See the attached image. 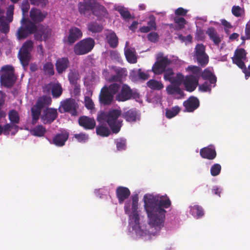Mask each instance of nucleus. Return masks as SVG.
<instances>
[{
    "instance_id": "c9c22d12",
    "label": "nucleus",
    "mask_w": 250,
    "mask_h": 250,
    "mask_svg": "<svg viewBox=\"0 0 250 250\" xmlns=\"http://www.w3.org/2000/svg\"><path fill=\"white\" fill-rule=\"evenodd\" d=\"M173 20L175 23H176L174 29L177 31L184 28L185 25L187 24V21L183 17H175Z\"/></svg>"
},
{
    "instance_id": "4468645a",
    "label": "nucleus",
    "mask_w": 250,
    "mask_h": 250,
    "mask_svg": "<svg viewBox=\"0 0 250 250\" xmlns=\"http://www.w3.org/2000/svg\"><path fill=\"white\" fill-rule=\"evenodd\" d=\"M91 14L97 17L98 19H101L107 17L108 12L104 5L98 2L97 0H95Z\"/></svg>"
},
{
    "instance_id": "49530a36",
    "label": "nucleus",
    "mask_w": 250,
    "mask_h": 250,
    "mask_svg": "<svg viewBox=\"0 0 250 250\" xmlns=\"http://www.w3.org/2000/svg\"><path fill=\"white\" fill-rule=\"evenodd\" d=\"M185 78L182 73H177L176 76L173 77L170 83L180 86L182 83H184Z\"/></svg>"
},
{
    "instance_id": "4d7b16f0",
    "label": "nucleus",
    "mask_w": 250,
    "mask_h": 250,
    "mask_svg": "<svg viewBox=\"0 0 250 250\" xmlns=\"http://www.w3.org/2000/svg\"><path fill=\"white\" fill-rule=\"evenodd\" d=\"M149 21L147 22V26L150 30H156L157 26L156 23V18L154 16H151L149 18Z\"/></svg>"
},
{
    "instance_id": "4c0bfd02",
    "label": "nucleus",
    "mask_w": 250,
    "mask_h": 250,
    "mask_svg": "<svg viewBox=\"0 0 250 250\" xmlns=\"http://www.w3.org/2000/svg\"><path fill=\"white\" fill-rule=\"evenodd\" d=\"M51 93L53 98H59L62 93V88L61 84H53L51 87Z\"/></svg>"
},
{
    "instance_id": "de8ad7c7",
    "label": "nucleus",
    "mask_w": 250,
    "mask_h": 250,
    "mask_svg": "<svg viewBox=\"0 0 250 250\" xmlns=\"http://www.w3.org/2000/svg\"><path fill=\"white\" fill-rule=\"evenodd\" d=\"M247 52L244 48H237L234 52V58L245 60L247 59Z\"/></svg>"
},
{
    "instance_id": "a19ab883",
    "label": "nucleus",
    "mask_w": 250,
    "mask_h": 250,
    "mask_svg": "<svg viewBox=\"0 0 250 250\" xmlns=\"http://www.w3.org/2000/svg\"><path fill=\"white\" fill-rule=\"evenodd\" d=\"M180 108L178 106H175L170 109H166V116L168 119H171L176 116L180 111Z\"/></svg>"
},
{
    "instance_id": "423d86ee",
    "label": "nucleus",
    "mask_w": 250,
    "mask_h": 250,
    "mask_svg": "<svg viewBox=\"0 0 250 250\" xmlns=\"http://www.w3.org/2000/svg\"><path fill=\"white\" fill-rule=\"evenodd\" d=\"M95 44L94 40L90 37L78 42L74 46V53L78 56L88 54L93 49Z\"/></svg>"
},
{
    "instance_id": "774afa93",
    "label": "nucleus",
    "mask_w": 250,
    "mask_h": 250,
    "mask_svg": "<svg viewBox=\"0 0 250 250\" xmlns=\"http://www.w3.org/2000/svg\"><path fill=\"white\" fill-rule=\"evenodd\" d=\"M243 59L233 58V62L236 64L242 70L246 66Z\"/></svg>"
},
{
    "instance_id": "1a4fd4ad",
    "label": "nucleus",
    "mask_w": 250,
    "mask_h": 250,
    "mask_svg": "<svg viewBox=\"0 0 250 250\" xmlns=\"http://www.w3.org/2000/svg\"><path fill=\"white\" fill-rule=\"evenodd\" d=\"M79 108L78 103L73 98H68L61 102V105L59 108L60 113H69L72 116L78 115L77 109Z\"/></svg>"
},
{
    "instance_id": "338daca9",
    "label": "nucleus",
    "mask_w": 250,
    "mask_h": 250,
    "mask_svg": "<svg viewBox=\"0 0 250 250\" xmlns=\"http://www.w3.org/2000/svg\"><path fill=\"white\" fill-rule=\"evenodd\" d=\"M188 10L183 7H179L175 10V17L185 16L187 15Z\"/></svg>"
},
{
    "instance_id": "ddd939ff",
    "label": "nucleus",
    "mask_w": 250,
    "mask_h": 250,
    "mask_svg": "<svg viewBox=\"0 0 250 250\" xmlns=\"http://www.w3.org/2000/svg\"><path fill=\"white\" fill-rule=\"evenodd\" d=\"M199 78L194 77L193 75H187L184 82L185 89L188 92L194 91L199 84Z\"/></svg>"
},
{
    "instance_id": "6e6552de",
    "label": "nucleus",
    "mask_w": 250,
    "mask_h": 250,
    "mask_svg": "<svg viewBox=\"0 0 250 250\" xmlns=\"http://www.w3.org/2000/svg\"><path fill=\"white\" fill-rule=\"evenodd\" d=\"M120 90L115 96L116 100L118 102H125L139 97V94L137 92L133 91L126 84H123L122 87L120 86Z\"/></svg>"
},
{
    "instance_id": "e433bc0d",
    "label": "nucleus",
    "mask_w": 250,
    "mask_h": 250,
    "mask_svg": "<svg viewBox=\"0 0 250 250\" xmlns=\"http://www.w3.org/2000/svg\"><path fill=\"white\" fill-rule=\"evenodd\" d=\"M68 79L71 84L76 85L80 79L78 72L74 69H71L68 74Z\"/></svg>"
},
{
    "instance_id": "3c124183",
    "label": "nucleus",
    "mask_w": 250,
    "mask_h": 250,
    "mask_svg": "<svg viewBox=\"0 0 250 250\" xmlns=\"http://www.w3.org/2000/svg\"><path fill=\"white\" fill-rule=\"evenodd\" d=\"M116 10L119 12L121 16L124 19L127 20L131 18V16L130 12L127 10L125 9L124 7H119L116 9Z\"/></svg>"
},
{
    "instance_id": "2f4dec72",
    "label": "nucleus",
    "mask_w": 250,
    "mask_h": 250,
    "mask_svg": "<svg viewBox=\"0 0 250 250\" xmlns=\"http://www.w3.org/2000/svg\"><path fill=\"white\" fill-rule=\"evenodd\" d=\"M46 132L45 127L42 125L36 126L30 130V133L32 135L39 137H43Z\"/></svg>"
},
{
    "instance_id": "393cba45",
    "label": "nucleus",
    "mask_w": 250,
    "mask_h": 250,
    "mask_svg": "<svg viewBox=\"0 0 250 250\" xmlns=\"http://www.w3.org/2000/svg\"><path fill=\"white\" fill-rule=\"evenodd\" d=\"M69 134L67 132L58 133L53 138L52 143L57 146H62L67 140Z\"/></svg>"
},
{
    "instance_id": "09e8293b",
    "label": "nucleus",
    "mask_w": 250,
    "mask_h": 250,
    "mask_svg": "<svg viewBox=\"0 0 250 250\" xmlns=\"http://www.w3.org/2000/svg\"><path fill=\"white\" fill-rule=\"evenodd\" d=\"M205 50V46L203 44H197L195 47L194 57L206 54Z\"/></svg>"
},
{
    "instance_id": "a878e982",
    "label": "nucleus",
    "mask_w": 250,
    "mask_h": 250,
    "mask_svg": "<svg viewBox=\"0 0 250 250\" xmlns=\"http://www.w3.org/2000/svg\"><path fill=\"white\" fill-rule=\"evenodd\" d=\"M206 34L208 36L210 40L216 45H219L222 41V38L217 33L214 27H209L206 31Z\"/></svg>"
},
{
    "instance_id": "cd10ccee",
    "label": "nucleus",
    "mask_w": 250,
    "mask_h": 250,
    "mask_svg": "<svg viewBox=\"0 0 250 250\" xmlns=\"http://www.w3.org/2000/svg\"><path fill=\"white\" fill-rule=\"evenodd\" d=\"M205 80H208L210 84H213V87L216 85L217 81L216 77L208 68L205 69L202 73L201 76Z\"/></svg>"
},
{
    "instance_id": "13d9d810",
    "label": "nucleus",
    "mask_w": 250,
    "mask_h": 250,
    "mask_svg": "<svg viewBox=\"0 0 250 250\" xmlns=\"http://www.w3.org/2000/svg\"><path fill=\"white\" fill-rule=\"evenodd\" d=\"M164 79L166 81H168L169 82H170L171 80H172L174 72L173 70L171 68H168L167 69L165 70V71H164Z\"/></svg>"
},
{
    "instance_id": "aec40b11",
    "label": "nucleus",
    "mask_w": 250,
    "mask_h": 250,
    "mask_svg": "<svg viewBox=\"0 0 250 250\" xmlns=\"http://www.w3.org/2000/svg\"><path fill=\"white\" fill-rule=\"evenodd\" d=\"M47 12L42 11L37 8H32L30 11V17L34 23H39L42 21L47 17Z\"/></svg>"
},
{
    "instance_id": "2eb2a0df",
    "label": "nucleus",
    "mask_w": 250,
    "mask_h": 250,
    "mask_svg": "<svg viewBox=\"0 0 250 250\" xmlns=\"http://www.w3.org/2000/svg\"><path fill=\"white\" fill-rule=\"evenodd\" d=\"M83 36L82 31L80 29L76 27H72L69 30L68 36L66 42L68 44H72Z\"/></svg>"
},
{
    "instance_id": "a211bd4d",
    "label": "nucleus",
    "mask_w": 250,
    "mask_h": 250,
    "mask_svg": "<svg viewBox=\"0 0 250 250\" xmlns=\"http://www.w3.org/2000/svg\"><path fill=\"white\" fill-rule=\"evenodd\" d=\"M51 30L48 27L41 26L39 27L34 35L35 39L37 41H42V39L46 41L51 35Z\"/></svg>"
},
{
    "instance_id": "69168bd1",
    "label": "nucleus",
    "mask_w": 250,
    "mask_h": 250,
    "mask_svg": "<svg viewBox=\"0 0 250 250\" xmlns=\"http://www.w3.org/2000/svg\"><path fill=\"white\" fill-rule=\"evenodd\" d=\"M84 104L87 109L92 110L94 108V104L91 99L86 97L84 100Z\"/></svg>"
},
{
    "instance_id": "f704fd0d",
    "label": "nucleus",
    "mask_w": 250,
    "mask_h": 250,
    "mask_svg": "<svg viewBox=\"0 0 250 250\" xmlns=\"http://www.w3.org/2000/svg\"><path fill=\"white\" fill-rule=\"evenodd\" d=\"M42 108L35 104L31 108V115L32 118V124H35L39 120L41 115Z\"/></svg>"
},
{
    "instance_id": "4be33fe9",
    "label": "nucleus",
    "mask_w": 250,
    "mask_h": 250,
    "mask_svg": "<svg viewBox=\"0 0 250 250\" xmlns=\"http://www.w3.org/2000/svg\"><path fill=\"white\" fill-rule=\"evenodd\" d=\"M166 90L168 94L175 96L177 99L184 98L185 94L181 89L180 86L170 83L167 88Z\"/></svg>"
},
{
    "instance_id": "c756f323",
    "label": "nucleus",
    "mask_w": 250,
    "mask_h": 250,
    "mask_svg": "<svg viewBox=\"0 0 250 250\" xmlns=\"http://www.w3.org/2000/svg\"><path fill=\"white\" fill-rule=\"evenodd\" d=\"M51 102L52 99L50 97L44 95L38 98L35 104L42 109L45 106L49 105Z\"/></svg>"
},
{
    "instance_id": "052dcab7",
    "label": "nucleus",
    "mask_w": 250,
    "mask_h": 250,
    "mask_svg": "<svg viewBox=\"0 0 250 250\" xmlns=\"http://www.w3.org/2000/svg\"><path fill=\"white\" fill-rule=\"evenodd\" d=\"M74 137L80 143H85L88 139V135L83 133L76 134Z\"/></svg>"
},
{
    "instance_id": "bb28decb",
    "label": "nucleus",
    "mask_w": 250,
    "mask_h": 250,
    "mask_svg": "<svg viewBox=\"0 0 250 250\" xmlns=\"http://www.w3.org/2000/svg\"><path fill=\"white\" fill-rule=\"evenodd\" d=\"M105 36L107 42L111 47L115 48L118 46V38L114 32L109 31Z\"/></svg>"
},
{
    "instance_id": "72a5a7b5",
    "label": "nucleus",
    "mask_w": 250,
    "mask_h": 250,
    "mask_svg": "<svg viewBox=\"0 0 250 250\" xmlns=\"http://www.w3.org/2000/svg\"><path fill=\"white\" fill-rule=\"evenodd\" d=\"M96 132L98 135L102 137H108L110 134L109 129L105 125H98L96 128Z\"/></svg>"
},
{
    "instance_id": "0eeeda50",
    "label": "nucleus",
    "mask_w": 250,
    "mask_h": 250,
    "mask_svg": "<svg viewBox=\"0 0 250 250\" xmlns=\"http://www.w3.org/2000/svg\"><path fill=\"white\" fill-rule=\"evenodd\" d=\"M33 47V41L31 40H28L23 44L19 52L18 57L23 67H26L29 64L31 59L30 52L31 51Z\"/></svg>"
},
{
    "instance_id": "603ef678",
    "label": "nucleus",
    "mask_w": 250,
    "mask_h": 250,
    "mask_svg": "<svg viewBox=\"0 0 250 250\" xmlns=\"http://www.w3.org/2000/svg\"><path fill=\"white\" fill-rule=\"evenodd\" d=\"M221 170V166L219 164H215L210 168V174L213 176L218 175Z\"/></svg>"
},
{
    "instance_id": "f03ea898",
    "label": "nucleus",
    "mask_w": 250,
    "mask_h": 250,
    "mask_svg": "<svg viewBox=\"0 0 250 250\" xmlns=\"http://www.w3.org/2000/svg\"><path fill=\"white\" fill-rule=\"evenodd\" d=\"M121 115V110L114 109L107 112L101 113L98 116L97 120L100 123L106 122L112 132L117 133L120 131L122 126V122L118 120L119 117Z\"/></svg>"
},
{
    "instance_id": "9b49d317",
    "label": "nucleus",
    "mask_w": 250,
    "mask_h": 250,
    "mask_svg": "<svg viewBox=\"0 0 250 250\" xmlns=\"http://www.w3.org/2000/svg\"><path fill=\"white\" fill-rule=\"evenodd\" d=\"M58 116V113L56 109L47 108L44 110L41 118L44 124H51L57 118Z\"/></svg>"
},
{
    "instance_id": "79ce46f5",
    "label": "nucleus",
    "mask_w": 250,
    "mask_h": 250,
    "mask_svg": "<svg viewBox=\"0 0 250 250\" xmlns=\"http://www.w3.org/2000/svg\"><path fill=\"white\" fill-rule=\"evenodd\" d=\"M42 70L45 75L51 76L54 75V65L51 62H47L43 65Z\"/></svg>"
},
{
    "instance_id": "5701e85b",
    "label": "nucleus",
    "mask_w": 250,
    "mask_h": 250,
    "mask_svg": "<svg viewBox=\"0 0 250 250\" xmlns=\"http://www.w3.org/2000/svg\"><path fill=\"white\" fill-rule=\"evenodd\" d=\"M70 62L67 57L58 59L56 62L55 66L58 74H61L65 72L69 66Z\"/></svg>"
},
{
    "instance_id": "ea45409f",
    "label": "nucleus",
    "mask_w": 250,
    "mask_h": 250,
    "mask_svg": "<svg viewBox=\"0 0 250 250\" xmlns=\"http://www.w3.org/2000/svg\"><path fill=\"white\" fill-rule=\"evenodd\" d=\"M190 212L192 215L197 218L202 217L204 214L202 208L198 205L191 207Z\"/></svg>"
},
{
    "instance_id": "b1692460",
    "label": "nucleus",
    "mask_w": 250,
    "mask_h": 250,
    "mask_svg": "<svg viewBox=\"0 0 250 250\" xmlns=\"http://www.w3.org/2000/svg\"><path fill=\"white\" fill-rule=\"evenodd\" d=\"M122 117L128 122H136L140 118V115L136 108H131L124 112Z\"/></svg>"
},
{
    "instance_id": "7ed1b4c3",
    "label": "nucleus",
    "mask_w": 250,
    "mask_h": 250,
    "mask_svg": "<svg viewBox=\"0 0 250 250\" xmlns=\"http://www.w3.org/2000/svg\"><path fill=\"white\" fill-rule=\"evenodd\" d=\"M120 89V84L117 83L103 86L99 94L100 103L104 105L111 104L114 101V95L118 92Z\"/></svg>"
},
{
    "instance_id": "20e7f679",
    "label": "nucleus",
    "mask_w": 250,
    "mask_h": 250,
    "mask_svg": "<svg viewBox=\"0 0 250 250\" xmlns=\"http://www.w3.org/2000/svg\"><path fill=\"white\" fill-rule=\"evenodd\" d=\"M21 23V26L16 33L18 40H24L29 35L35 34L37 31V26L35 23L24 17H22Z\"/></svg>"
},
{
    "instance_id": "dca6fc26",
    "label": "nucleus",
    "mask_w": 250,
    "mask_h": 250,
    "mask_svg": "<svg viewBox=\"0 0 250 250\" xmlns=\"http://www.w3.org/2000/svg\"><path fill=\"white\" fill-rule=\"evenodd\" d=\"M200 155L204 159L212 160L216 158L217 153L214 146L211 145L201 148Z\"/></svg>"
},
{
    "instance_id": "58836bf2",
    "label": "nucleus",
    "mask_w": 250,
    "mask_h": 250,
    "mask_svg": "<svg viewBox=\"0 0 250 250\" xmlns=\"http://www.w3.org/2000/svg\"><path fill=\"white\" fill-rule=\"evenodd\" d=\"M186 70L191 73L194 77H197L198 78H199L202 69L199 66L191 65L188 66L186 68Z\"/></svg>"
},
{
    "instance_id": "f8f14e48",
    "label": "nucleus",
    "mask_w": 250,
    "mask_h": 250,
    "mask_svg": "<svg viewBox=\"0 0 250 250\" xmlns=\"http://www.w3.org/2000/svg\"><path fill=\"white\" fill-rule=\"evenodd\" d=\"M95 0H83L78 4V11L81 15L90 16Z\"/></svg>"
},
{
    "instance_id": "39448f33",
    "label": "nucleus",
    "mask_w": 250,
    "mask_h": 250,
    "mask_svg": "<svg viewBox=\"0 0 250 250\" xmlns=\"http://www.w3.org/2000/svg\"><path fill=\"white\" fill-rule=\"evenodd\" d=\"M1 71L0 81L1 85L7 88L12 87L17 80L13 66L9 65L3 66Z\"/></svg>"
},
{
    "instance_id": "a18cd8bd",
    "label": "nucleus",
    "mask_w": 250,
    "mask_h": 250,
    "mask_svg": "<svg viewBox=\"0 0 250 250\" xmlns=\"http://www.w3.org/2000/svg\"><path fill=\"white\" fill-rule=\"evenodd\" d=\"M125 56L127 61L131 63H136L137 58L134 53L130 49H128L125 51Z\"/></svg>"
},
{
    "instance_id": "f257e3e1",
    "label": "nucleus",
    "mask_w": 250,
    "mask_h": 250,
    "mask_svg": "<svg viewBox=\"0 0 250 250\" xmlns=\"http://www.w3.org/2000/svg\"><path fill=\"white\" fill-rule=\"evenodd\" d=\"M144 201L149 225L155 229L163 227L167 212L165 208L171 206L169 198L167 195L146 194L144 196Z\"/></svg>"
},
{
    "instance_id": "473e14b6",
    "label": "nucleus",
    "mask_w": 250,
    "mask_h": 250,
    "mask_svg": "<svg viewBox=\"0 0 250 250\" xmlns=\"http://www.w3.org/2000/svg\"><path fill=\"white\" fill-rule=\"evenodd\" d=\"M146 84L149 88L153 90H161L164 88V85L161 81L154 79L149 80Z\"/></svg>"
},
{
    "instance_id": "c85d7f7f",
    "label": "nucleus",
    "mask_w": 250,
    "mask_h": 250,
    "mask_svg": "<svg viewBox=\"0 0 250 250\" xmlns=\"http://www.w3.org/2000/svg\"><path fill=\"white\" fill-rule=\"evenodd\" d=\"M4 12V10L0 8V31L6 34L9 32L10 26L5 21Z\"/></svg>"
},
{
    "instance_id": "5fc2aeb1",
    "label": "nucleus",
    "mask_w": 250,
    "mask_h": 250,
    "mask_svg": "<svg viewBox=\"0 0 250 250\" xmlns=\"http://www.w3.org/2000/svg\"><path fill=\"white\" fill-rule=\"evenodd\" d=\"M116 145L118 150H125L126 147V140L123 139H117L116 141Z\"/></svg>"
},
{
    "instance_id": "864d4df0",
    "label": "nucleus",
    "mask_w": 250,
    "mask_h": 250,
    "mask_svg": "<svg viewBox=\"0 0 250 250\" xmlns=\"http://www.w3.org/2000/svg\"><path fill=\"white\" fill-rule=\"evenodd\" d=\"M129 219L130 220V223H134L135 226L139 225L140 223V217L138 212H132L131 215L129 216Z\"/></svg>"
},
{
    "instance_id": "f3484780",
    "label": "nucleus",
    "mask_w": 250,
    "mask_h": 250,
    "mask_svg": "<svg viewBox=\"0 0 250 250\" xmlns=\"http://www.w3.org/2000/svg\"><path fill=\"white\" fill-rule=\"evenodd\" d=\"M78 123L79 125L85 130H91L96 126V122L94 119L86 116L79 117Z\"/></svg>"
},
{
    "instance_id": "bf43d9fd",
    "label": "nucleus",
    "mask_w": 250,
    "mask_h": 250,
    "mask_svg": "<svg viewBox=\"0 0 250 250\" xmlns=\"http://www.w3.org/2000/svg\"><path fill=\"white\" fill-rule=\"evenodd\" d=\"M21 8L22 13V17H25V14L27 13L30 8V4L28 0H23L22 1Z\"/></svg>"
},
{
    "instance_id": "c03bdc74",
    "label": "nucleus",
    "mask_w": 250,
    "mask_h": 250,
    "mask_svg": "<svg viewBox=\"0 0 250 250\" xmlns=\"http://www.w3.org/2000/svg\"><path fill=\"white\" fill-rule=\"evenodd\" d=\"M194 58L196 59L198 63L202 67L205 66L208 62L209 57L207 54L199 55Z\"/></svg>"
},
{
    "instance_id": "6ab92c4d",
    "label": "nucleus",
    "mask_w": 250,
    "mask_h": 250,
    "mask_svg": "<svg viewBox=\"0 0 250 250\" xmlns=\"http://www.w3.org/2000/svg\"><path fill=\"white\" fill-rule=\"evenodd\" d=\"M200 105V102L197 98L191 96L184 102L183 105L185 107V111L191 112L196 109Z\"/></svg>"
},
{
    "instance_id": "7c9ffc66",
    "label": "nucleus",
    "mask_w": 250,
    "mask_h": 250,
    "mask_svg": "<svg viewBox=\"0 0 250 250\" xmlns=\"http://www.w3.org/2000/svg\"><path fill=\"white\" fill-rule=\"evenodd\" d=\"M88 30L92 33H98L102 32L103 29V25L96 21H91L87 25Z\"/></svg>"
},
{
    "instance_id": "0e129e2a",
    "label": "nucleus",
    "mask_w": 250,
    "mask_h": 250,
    "mask_svg": "<svg viewBox=\"0 0 250 250\" xmlns=\"http://www.w3.org/2000/svg\"><path fill=\"white\" fill-rule=\"evenodd\" d=\"M159 37V35L156 32H151L147 35L148 40L152 42H156Z\"/></svg>"
},
{
    "instance_id": "e2e57ef3",
    "label": "nucleus",
    "mask_w": 250,
    "mask_h": 250,
    "mask_svg": "<svg viewBox=\"0 0 250 250\" xmlns=\"http://www.w3.org/2000/svg\"><path fill=\"white\" fill-rule=\"evenodd\" d=\"M242 9L239 6L234 5L232 7L231 12L232 14L236 17H241L242 15Z\"/></svg>"
},
{
    "instance_id": "6e6d98bb",
    "label": "nucleus",
    "mask_w": 250,
    "mask_h": 250,
    "mask_svg": "<svg viewBox=\"0 0 250 250\" xmlns=\"http://www.w3.org/2000/svg\"><path fill=\"white\" fill-rule=\"evenodd\" d=\"M212 84H210L209 82H205L201 85H199V89L200 91L205 92H210L212 88Z\"/></svg>"
},
{
    "instance_id": "8fccbe9b",
    "label": "nucleus",
    "mask_w": 250,
    "mask_h": 250,
    "mask_svg": "<svg viewBox=\"0 0 250 250\" xmlns=\"http://www.w3.org/2000/svg\"><path fill=\"white\" fill-rule=\"evenodd\" d=\"M14 10V5H10L8 6L6 11V19L7 21V23L11 22L13 19V14Z\"/></svg>"
},
{
    "instance_id": "680f3d73",
    "label": "nucleus",
    "mask_w": 250,
    "mask_h": 250,
    "mask_svg": "<svg viewBox=\"0 0 250 250\" xmlns=\"http://www.w3.org/2000/svg\"><path fill=\"white\" fill-rule=\"evenodd\" d=\"M31 4L44 7L48 3L47 0H30Z\"/></svg>"
},
{
    "instance_id": "412c9836",
    "label": "nucleus",
    "mask_w": 250,
    "mask_h": 250,
    "mask_svg": "<svg viewBox=\"0 0 250 250\" xmlns=\"http://www.w3.org/2000/svg\"><path fill=\"white\" fill-rule=\"evenodd\" d=\"M130 191L128 188L123 186H119L116 190V197L118 199L119 203L122 204L130 195Z\"/></svg>"
},
{
    "instance_id": "9d476101",
    "label": "nucleus",
    "mask_w": 250,
    "mask_h": 250,
    "mask_svg": "<svg viewBox=\"0 0 250 250\" xmlns=\"http://www.w3.org/2000/svg\"><path fill=\"white\" fill-rule=\"evenodd\" d=\"M171 63V61L167 57H163L155 62L152 67V71L155 74H162Z\"/></svg>"
},
{
    "instance_id": "37998d69",
    "label": "nucleus",
    "mask_w": 250,
    "mask_h": 250,
    "mask_svg": "<svg viewBox=\"0 0 250 250\" xmlns=\"http://www.w3.org/2000/svg\"><path fill=\"white\" fill-rule=\"evenodd\" d=\"M8 118L11 123L13 124H19L20 122V116L18 112L15 110H11L8 114Z\"/></svg>"
}]
</instances>
